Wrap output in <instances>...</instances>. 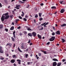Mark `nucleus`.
Segmentation results:
<instances>
[{"label": "nucleus", "instance_id": "obj_1", "mask_svg": "<svg viewBox=\"0 0 66 66\" xmlns=\"http://www.w3.org/2000/svg\"><path fill=\"white\" fill-rule=\"evenodd\" d=\"M15 33H16V31H13V37H11L12 40L13 42L15 41V39L16 38Z\"/></svg>", "mask_w": 66, "mask_h": 66}, {"label": "nucleus", "instance_id": "obj_2", "mask_svg": "<svg viewBox=\"0 0 66 66\" xmlns=\"http://www.w3.org/2000/svg\"><path fill=\"white\" fill-rule=\"evenodd\" d=\"M55 36H52L51 38L49 40L51 42H52V41L54 40V39H55Z\"/></svg>", "mask_w": 66, "mask_h": 66}, {"label": "nucleus", "instance_id": "obj_3", "mask_svg": "<svg viewBox=\"0 0 66 66\" xmlns=\"http://www.w3.org/2000/svg\"><path fill=\"white\" fill-rule=\"evenodd\" d=\"M32 35L34 37H35L36 36V33L34 32H33L32 33Z\"/></svg>", "mask_w": 66, "mask_h": 66}, {"label": "nucleus", "instance_id": "obj_4", "mask_svg": "<svg viewBox=\"0 0 66 66\" xmlns=\"http://www.w3.org/2000/svg\"><path fill=\"white\" fill-rule=\"evenodd\" d=\"M2 46H0V53H3V50L2 49Z\"/></svg>", "mask_w": 66, "mask_h": 66}, {"label": "nucleus", "instance_id": "obj_5", "mask_svg": "<svg viewBox=\"0 0 66 66\" xmlns=\"http://www.w3.org/2000/svg\"><path fill=\"white\" fill-rule=\"evenodd\" d=\"M5 16H2L1 18V20H2V21H4V19H5Z\"/></svg>", "mask_w": 66, "mask_h": 66}, {"label": "nucleus", "instance_id": "obj_6", "mask_svg": "<svg viewBox=\"0 0 66 66\" xmlns=\"http://www.w3.org/2000/svg\"><path fill=\"white\" fill-rule=\"evenodd\" d=\"M64 12H65V9H62L61 10L60 13H63Z\"/></svg>", "mask_w": 66, "mask_h": 66}, {"label": "nucleus", "instance_id": "obj_7", "mask_svg": "<svg viewBox=\"0 0 66 66\" xmlns=\"http://www.w3.org/2000/svg\"><path fill=\"white\" fill-rule=\"evenodd\" d=\"M17 61H18V63L19 65H20L21 64V60L20 59H18L17 60Z\"/></svg>", "mask_w": 66, "mask_h": 66}, {"label": "nucleus", "instance_id": "obj_8", "mask_svg": "<svg viewBox=\"0 0 66 66\" xmlns=\"http://www.w3.org/2000/svg\"><path fill=\"white\" fill-rule=\"evenodd\" d=\"M15 59H12L10 61V62H11V63H15Z\"/></svg>", "mask_w": 66, "mask_h": 66}, {"label": "nucleus", "instance_id": "obj_9", "mask_svg": "<svg viewBox=\"0 0 66 66\" xmlns=\"http://www.w3.org/2000/svg\"><path fill=\"white\" fill-rule=\"evenodd\" d=\"M20 5H16V7L15 8L16 9H17V10H19V8L18 7L19 6H20Z\"/></svg>", "mask_w": 66, "mask_h": 66}, {"label": "nucleus", "instance_id": "obj_10", "mask_svg": "<svg viewBox=\"0 0 66 66\" xmlns=\"http://www.w3.org/2000/svg\"><path fill=\"white\" fill-rule=\"evenodd\" d=\"M56 33L57 35H60V34H61L60 31L59 30L57 31L56 32Z\"/></svg>", "mask_w": 66, "mask_h": 66}, {"label": "nucleus", "instance_id": "obj_11", "mask_svg": "<svg viewBox=\"0 0 66 66\" xmlns=\"http://www.w3.org/2000/svg\"><path fill=\"white\" fill-rule=\"evenodd\" d=\"M56 65H57V63H56V62H54L53 64V66H56Z\"/></svg>", "mask_w": 66, "mask_h": 66}, {"label": "nucleus", "instance_id": "obj_12", "mask_svg": "<svg viewBox=\"0 0 66 66\" xmlns=\"http://www.w3.org/2000/svg\"><path fill=\"white\" fill-rule=\"evenodd\" d=\"M5 19H9V17H10V16L9 15H8L6 16L5 17Z\"/></svg>", "mask_w": 66, "mask_h": 66}, {"label": "nucleus", "instance_id": "obj_13", "mask_svg": "<svg viewBox=\"0 0 66 66\" xmlns=\"http://www.w3.org/2000/svg\"><path fill=\"white\" fill-rule=\"evenodd\" d=\"M37 36L38 37V38H39V39H42V36L40 35H39V34H38L37 35Z\"/></svg>", "mask_w": 66, "mask_h": 66}, {"label": "nucleus", "instance_id": "obj_14", "mask_svg": "<svg viewBox=\"0 0 66 66\" xmlns=\"http://www.w3.org/2000/svg\"><path fill=\"white\" fill-rule=\"evenodd\" d=\"M28 35L30 37H32V34L31 33H29L28 34Z\"/></svg>", "mask_w": 66, "mask_h": 66}, {"label": "nucleus", "instance_id": "obj_15", "mask_svg": "<svg viewBox=\"0 0 66 66\" xmlns=\"http://www.w3.org/2000/svg\"><path fill=\"white\" fill-rule=\"evenodd\" d=\"M21 49H24V50L26 49L27 48H25L24 47V46L23 45H22L21 46Z\"/></svg>", "mask_w": 66, "mask_h": 66}, {"label": "nucleus", "instance_id": "obj_16", "mask_svg": "<svg viewBox=\"0 0 66 66\" xmlns=\"http://www.w3.org/2000/svg\"><path fill=\"white\" fill-rule=\"evenodd\" d=\"M41 51L43 52L44 54H47V52L46 51L41 50Z\"/></svg>", "mask_w": 66, "mask_h": 66}, {"label": "nucleus", "instance_id": "obj_17", "mask_svg": "<svg viewBox=\"0 0 66 66\" xmlns=\"http://www.w3.org/2000/svg\"><path fill=\"white\" fill-rule=\"evenodd\" d=\"M61 26L62 27H65V26H66V24L64 23V24H62V25H61Z\"/></svg>", "mask_w": 66, "mask_h": 66}, {"label": "nucleus", "instance_id": "obj_18", "mask_svg": "<svg viewBox=\"0 0 66 66\" xmlns=\"http://www.w3.org/2000/svg\"><path fill=\"white\" fill-rule=\"evenodd\" d=\"M14 29V26H13L11 27L10 28V30H13Z\"/></svg>", "mask_w": 66, "mask_h": 66}, {"label": "nucleus", "instance_id": "obj_19", "mask_svg": "<svg viewBox=\"0 0 66 66\" xmlns=\"http://www.w3.org/2000/svg\"><path fill=\"white\" fill-rule=\"evenodd\" d=\"M51 9H56V7L55 6H53L51 7Z\"/></svg>", "mask_w": 66, "mask_h": 66}, {"label": "nucleus", "instance_id": "obj_20", "mask_svg": "<svg viewBox=\"0 0 66 66\" xmlns=\"http://www.w3.org/2000/svg\"><path fill=\"white\" fill-rule=\"evenodd\" d=\"M18 49L19 52H22V51H21V50H20V49L19 47H18Z\"/></svg>", "mask_w": 66, "mask_h": 66}, {"label": "nucleus", "instance_id": "obj_21", "mask_svg": "<svg viewBox=\"0 0 66 66\" xmlns=\"http://www.w3.org/2000/svg\"><path fill=\"white\" fill-rule=\"evenodd\" d=\"M3 27V26L2 24L0 25V29H2Z\"/></svg>", "mask_w": 66, "mask_h": 66}, {"label": "nucleus", "instance_id": "obj_22", "mask_svg": "<svg viewBox=\"0 0 66 66\" xmlns=\"http://www.w3.org/2000/svg\"><path fill=\"white\" fill-rule=\"evenodd\" d=\"M53 60L54 61H58V60L57 59L55 58L53 59Z\"/></svg>", "mask_w": 66, "mask_h": 66}, {"label": "nucleus", "instance_id": "obj_23", "mask_svg": "<svg viewBox=\"0 0 66 66\" xmlns=\"http://www.w3.org/2000/svg\"><path fill=\"white\" fill-rule=\"evenodd\" d=\"M23 33L25 35H26L27 34V31H24L23 32Z\"/></svg>", "mask_w": 66, "mask_h": 66}, {"label": "nucleus", "instance_id": "obj_24", "mask_svg": "<svg viewBox=\"0 0 66 66\" xmlns=\"http://www.w3.org/2000/svg\"><path fill=\"white\" fill-rule=\"evenodd\" d=\"M61 65V63L59 62L57 64V66H60Z\"/></svg>", "mask_w": 66, "mask_h": 66}, {"label": "nucleus", "instance_id": "obj_25", "mask_svg": "<svg viewBox=\"0 0 66 66\" xmlns=\"http://www.w3.org/2000/svg\"><path fill=\"white\" fill-rule=\"evenodd\" d=\"M18 21H19V20L18 19H16L15 20V21L16 22V23L17 24V23L18 22Z\"/></svg>", "mask_w": 66, "mask_h": 66}, {"label": "nucleus", "instance_id": "obj_26", "mask_svg": "<svg viewBox=\"0 0 66 66\" xmlns=\"http://www.w3.org/2000/svg\"><path fill=\"white\" fill-rule=\"evenodd\" d=\"M38 56H41V55H42V54H41V53H38Z\"/></svg>", "mask_w": 66, "mask_h": 66}, {"label": "nucleus", "instance_id": "obj_27", "mask_svg": "<svg viewBox=\"0 0 66 66\" xmlns=\"http://www.w3.org/2000/svg\"><path fill=\"white\" fill-rule=\"evenodd\" d=\"M8 15H9V13H6L4 14L5 16H7Z\"/></svg>", "mask_w": 66, "mask_h": 66}, {"label": "nucleus", "instance_id": "obj_28", "mask_svg": "<svg viewBox=\"0 0 66 66\" xmlns=\"http://www.w3.org/2000/svg\"><path fill=\"white\" fill-rule=\"evenodd\" d=\"M62 43H64V42L65 41V40L64 39H62Z\"/></svg>", "mask_w": 66, "mask_h": 66}, {"label": "nucleus", "instance_id": "obj_29", "mask_svg": "<svg viewBox=\"0 0 66 66\" xmlns=\"http://www.w3.org/2000/svg\"><path fill=\"white\" fill-rule=\"evenodd\" d=\"M13 15H10V18L11 19H12L13 18Z\"/></svg>", "mask_w": 66, "mask_h": 66}, {"label": "nucleus", "instance_id": "obj_30", "mask_svg": "<svg viewBox=\"0 0 66 66\" xmlns=\"http://www.w3.org/2000/svg\"><path fill=\"white\" fill-rule=\"evenodd\" d=\"M19 3H24V2H23L21 1H19Z\"/></svg>", "mask_w": 66, "mask_h": 66}, {"label": "nucleus", "instance_id": "obj_31", "mask_svg": "<svg viewBox=\"0 0 66 66\" xmlns=\"http://www.w3.org/2000/svg\"><path fill=\"white\" fill-rule=\"evenodd\" d=\"M5 30L6 31V32H8V31H9V30L7 28L5 29Z\"/></svg>", "mask_w": 66, "mask_h": 66}, {"label": "nucleus", "instance_id": "obj_32", "mask_svg": "<svg viewBox=\"0 0 66 66\" xmlns=\"http://www.w3.org/2000/svg\"><path fill=\"white\" fill-rule=\"evenodd\" d=\"M10 43H8L6 45V47H7V46H8L10 45Z\"/></svg>", "mask_w": 66, "mask_h": 66}, {"label": "nucleus", "instance_id": "obj_33", "mask_svg": "<svg viewBox=\"0 0 66 66\" xmlns=\"http://www.w3.org/2000/svg\"><path fill=\"white\" fill-rule=\"evenodd\" d=\"M22 13L23 14H21V16H24V13H23V11L22 12Z\"/></svg>", "mask_w": 66, "mask_h": 66}, {"label": "nucleus", "instance_id": "obj_34", "mask_svg": "<svg viewBox=\"0 0 66 66\" xmlns=\"http://www.w3.org/2000/svg\"><path fill=\"white\" fill-rule=\"evenodd\" d=\"M23 20L24 21H27V19H26L25 18H24L23 19Z\"/></svg>", "mask_w": 66, "mask_h": 66}, {"label": "nucleus", "instance_id": "obj_35", "mask_svg": "<svg viewBox=\"0 0 66 66\" xmlns=\"http://www.w3.org/2000/svg\"><path fill=\"white\" fill-rule=\"evenodd\" d=\"M32 62H27V64L28 65H29V64H31V63H32Z\"/></svg>", "mask_w": 66, "mask_h": 66}, {"label": "nucleus", "instance_id": "obj_36", "mask_svg": "<svg viewBox=\"0 0 66 66\" xmlns=\"http://www.w3.org/2000/svg\"><path fill=\"white\" fill-rule=\"evenodd\" d=\"M27 30H28V31H31V29L29 28H28L27 29Z\"/></svg>", "mask_w": 66, "mask_h": 66}, {"label": "nucleus", "instance_id": "obj_37", "mask_svg": "<svg viewBox=\"0 0 66 66\" xmlns=\"http://www.w3.org/2000/svg\"><path fill=\"white\" fill-rule=\"evenodd\" d=\"M29 44H30V43H31V40L29 39L28 41V42Z\"/></svg>", "mask_w": 66, "mask_h": 66}, {"label": "nucleus", "instance_id": "obj_38", "mask_svg": "<svg viewBox=\"0 0 66 66\" xmlns=\"http://www.w3.org/2000/svg\"><path fill=\"white\" fill-rule=\"evenodd\" d=\"M28 54H26L25 55V57H26V58H27V57H28Z\"/></svg>", "mask_w": 66, "mask_h": 66}, {"label": "nucleus", "instance_id": "obj_39", "mask_svg": "<svg viewBox=\"0 0 66 66\" xmlns=\"http://www.w3.org/2000/svg\"><path fill=\"white\" fill-rule=\"evenodd\" d=\"M42 20H43V18H40L39 19V20H40V21H42Z\"/></svg>", "mask_w": 66, "mask_h": 66}, {"label": "nucleus", "instance_id": "obj_40", "mask_svg": "<svg viewBox=\"0 0 66 66\" xmlns=\"http://www.w3.org/2000/svg\"><path fill=\"white\" fill-rule=\"evenodd\" d=\"M35 18H37L38 17V15L37 14H36V15L35 16Z\"/></svg>", "mask_w": 66, "mask_h": 66}, {"label": "nucleus", "instance_id": "obj_41", "mask_svg": "<svg viewBox=\"0 0 66 66\" xmlns=\"http://www.w3.org/2000/svg\"><path fill=\"white\" fill-rule=\"evenodd\" d=\"M42 14V13H39V17H41V14Z\"/></svg>", "mask_w": 66, "mask_h": 66}, {"label": "nucleus", "instance_id": "obj_42", "mask_svg": "<svg viewBox=\"0 0 66 66\" xmlns=\"http://www.w3.org/2000/svg\"><path fill=\"white\" fill-rule=\"evenodd\" d=\"M63 1H60V4H63Z\"/></svg>", "mask_w": 66, "mask_h": 66}, {"label": "nucleus", "instance_id": "obj_43", "mask_svg": "<svg viewBox=\"0 0 66 66\" xmlns=\"http://www.w3.org/2000/svg\"><path fill=\"white\" fill-rule=\"evenodd\" d=\"M52 35H53V36L54 35H55V33L53 32Z\"/></svg>", "mask_w": 66, "mask_h": 66}, {"label": "nucleus", "instance_id": "obj_44", "mask_svg": "<svg viewBox=\"0 0 66 66\" xmlns=\"http://www.w3.org/2000/svg\"><path fill=\"white\" fill-rule=\"evenodd\" d=\"M16 57V55H13L12 56L13 57V58H14V57Z\"/></svg>", "mask_w": 66, "mask_h": 66}, {"label": "nucleus", "instance_id": "obj_45", "mask_svg": "<svg viewBox=\"0 0 66 66\" xmlns=\"http://www.w3.org/2000/svg\"><path fill=\"white\" fill-rule=\"evenodd\" d=\"M44 30V28H43V27H42V28L39 30Z\"/></svg>", "mask_w": 66, "mask_h": 66}, {"label": "nucleus", "instance_id": "obj_46", "mask_svg": "<svg viewBox=\"0 0 66 66\" xmlns=\"http://www.w3.org/2000/svg\"><path fill=\"white\" fill-rule=\"evenodd\" d=\"M12 12L13 14H15V12H14V11H12Z\"/></svg>", "mask_w": 66, "mask_h": 66}, {"label": "nucleus", "instance_id": "obj_47", "mask_svg": "<svg viewBox=\"0 0 66 66\" xmlns=\"http://www.w3.org/2000/svg\"><path fill=\"white\" fill-rule=\"evenodd\" d=\"M19 18H20V19H22V18L21 17V16H19Z\"/></svg>", "mask_w": 66, "mask_h": 66}, {"label": "nucleus", "instance_id": "obj_48", "mask_svg": "<svg viewBox=\"0 0 66 66\" xmlns=\"http://www.w3.org/2000/svg\"><path fill=\"white\" fill-rule=\"evenodd\" d=\"M4 1L6 3H7V1L6 0H4Z\"/></svg>", "mask_w": 66, "mask_h": 66}, {"label": "nucleus", "instance_id": "obj_49", "mask_svg": "<svg viewBox=\"0 0 66 66\" xmlns=\"http://www.w3.org/2000/svg\"><path fill=\"white\" fill-rule=\"evenodd\" d=\"M28 17H29L27 15H26L25 16V18H28Z\"/></svg>", "mask_w": 66, "mask_h": 66}, {"label": "nucleus", "instance_id": "obj_50", "mask_svg": "<svg viewBox=\"0 0 66 66\" xmlns=\"http://www.w3.org/2000/svg\"><path fill=\"white\" fill-rule=\"evenodd\" d=\"M21 28V27L20 26H19L17 28V29H19Z\"/></svg>", "mask_w": 66, "mask_h": 66}, {"label": "nucleus", "instance_id": "obj_51", "mask_svg": "<svg viewBox=\"0 0 66 66\" xmlns=\"http://www.w3.org/2000/svg\"><path fill=\"white\" fill-rule=\"evenodd\" d=\"M15 44L14 43L13 45V48H15Z\"/></svg>", "mask_w": 66, "mask_h": 66}, {"label": "nucleus", "instance_id": "obj_52", "mask_svg": "<svg viewBox=\"0 0 66 66\" xmlns=\"http://www.w3.org/2000/svg\"><path fill=\"white\" fill-rule=\"evenodd\" d=\"M33 45V43H30L29 44L30 46H31V45Z\"/></svg>", "mask_w": 66, "mask_h": 66}, {"label": "nucleus", "instance_id": "obj_53", "mask_svg": "<svg viewBox=\"0 0 66 66\" xmlns=\"http://www.w3.org/2000/svg\"><path fill=\"white\" fill-rule=\"evenodd\" d=\"M41 6H43V5H44V4L42 3L40 4Z\"/></svg>", "mask_w": 66, "mask_h": 66}, {"label": "nucleus", "instance_id": "obj_54", "mask_svg": "<svg viewBox=\"0 0 66 66\" xmlns=\"http://www.w3.org/2000/svg\"><path fill=\"white\" fill-rule=\"evenodd\" d=\"M22 34L21 32H20V36H22Z\"/></svg>", "mask_w": 66, "mask_h": 66}, {"label": "nucleus", "instance_id": "obj_55", "mask_svg": "<svg viewBox=\"0 0 66 66\" xmlns=\"http://www.w3.org/2000/svg\"><path fill=\"white\" fill-rule=\"evenodd\" d=\"M1 60H4V58L3 57H2L1 58Z\"/></svg>", "mask_w": 66, "mask_h": 66}, {"label": "nucleus", "instance_id": "obj_56", "mask_svg": "<svg viewBox=\"0 0 66 66\" xmlns=\"http://www.w3.org/2000/svg\"><path fill=\"white\" fill-rule=\"evenodd\" d=\"M47 45H49L50 44V42H48L47 44Z\"/></svg>", "mask_w": 66, "mask_h": 66}, {"label": "nucleus", "instance_id": "obj_57", "mask_svg": "<svg viewBox=\"0 0 66 66\" xmlns=\"http://www.w3.org/2000/svg\"><path fill=\"white\" fill-rule=\"evenodd\" d=\"M62 4H65V3L64 2H63L62 3Z\"/></svg>", "mask_w": 66, "mask_h": 66}, {"label": "nucleus", "instance_id": "obj_58", "mask_svg": "<svg viewBox=\"0 0 66 66\" xmlns=\"http://www.w3.org/2000/svg\"><path fill=\"white\" fill-rule=\"evenodd\" d=\"M2 4H1L0 3V7H2Z\"/></svg>", "mask_w": 66, "mask_h": 66}, {"label": "nucleus", "instance_id": "obj_59", "mask_svg": "<svg viewBox=\"0 0 66 66\" xmlns=\"http://www.w3.org/2000/svg\"><path fill=\"white\" fill-rule=\"evenodd\" d=\"M65 60L63 59L62 60V61L64 62H65Z\"/></svg>", "mask_w": 66, "mask_h": 66}, {"label": "nucleus", "instance_id": "obj_60", "mask_svg": "<svg viewBox=\"0 0 66 66\" xmlns=\"http://www.w3.org/2000/svg\"><path fill=\"white\" fill-rule=\"evenodd\" d=\"M28 6L26 7V8H29V6H30L29 5H28Z\"/></svg>", "mask_w": 66, "mask_h": 66}, {"label": "nucleus", "instance_id": "obj_61", "mask_svg": "<svg viewBox=\"0 0 66 66\" xmlns=\"http://www.w3.org/2000/svg\"><path fill=\"white\" fill-rule=\"evenodd\" d=\"M6 56H9V54H6Z\"/></svg>", "mask_w": 66, "mask_h": 66}, {"label": "nucleus", "instance_id": "obj_62", "mask_svg": "<svg viewBox=\"0 0 66 66\" xmlns=\"http://www.w3.org/2000/svg\"><path fill=\"white\" fill-rule=\"evenodd\" d=\"M53 29H54V30H55V27H53Z\"/></svg>", "mask_w": 66, "mask_h": 66}, {"label": "nucleus", "instance_id": "obj_63", "mask_svg": "<svg viewBox=\"0 0 66 66\" xmlns=\"http://www.w3.org/2000/svg\"><path fill=\"white\" fill-rule=\"evenodd\" d=\"M12 25H14V23L13 22H12Z\"/></svg>", "mask_w": 66, "mask_h": 66}, {"label": "nucleus", "instance_id": "obj_64", "mask_svg": "<svg viewBox=\"0 0 66 66\" xmlns=\"http://www.w3.org/2000/svg\"><path fill=\"white\" fill-rule=\"evenodd\" d=\"M14 66H16V64L15 63L14 64Z\"/></svg>", "mask_w": 66, "mask_h": 66}]
</instances>
